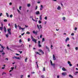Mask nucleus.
Listing matches in <instances>:
<instances>
[{
  "label": "nucleus",
  "instance_id": "obj_1",
  "mask_svg": "<svg viewBox=\"0 0 78 78\" xmlns=\"http://www.w3.org/2000/svg\"><path fill=\"white\" fill-rule=\"evenodd\" d=\"M7 30L8 33L10 35V34H11V29L9 28L7 29Z\"/></svg>",
  "mask_w": 78,
  "mask_h": 78
},
{
  "label": "nucleus",
  "instance_id": "obj_2",
  "mask_svg": "<svg viewBox=\"0 0 78 78\" xmlns=\"http://www.w3.org/2000/svg\"><path fill=\"white\" fill-rule=\"evenodd\" d=\"M38 51H39V52L41 53L42 54V55H44V51H42V50L41 49H39Z\"/></svg>",
  "mask_w": 78,
  "mask_h": 78
},
{
  "label": "nucleus",
  "instance_id": "obj_3",
  "mask_svg": "<svg viewBox=\"0 0 78 78\" xmlns=\"http://www.w3.org/2000/svg\"><path fill=\"white\" fill-rule=\"evenodd\" d=\"M57 9V10H61V7L59 5H58Z\"/></svg>",
  "mask_w": 78,
  "mask_h": 78
},
{
  "label": "nucleus",
  "instance_id": "obj_4",
  "mask_svg": "<svg viewBox=\"0 0 78 78\" xmlns=\"http://www.w3.org/2000/svg\"><path fill=\"white\" fill-rule=\"evenodd\" d=\"M35 14L37 15H38V14H40V12H39V11H37L35 12Z\"/></svg>",
  "mask_w": 78,
  "mask_h": 78
},
{
  "label": "nucleus",
  "instance_id": "obj_5",
  "mask_svg": "<svg viewBox=\"0 0 78 78\" xmlns=\"http://www.w3.org/2000/svg\"><path fill=\"white\" fill-rule=\"evenodd\" d=\"M4 31L5 33H6V27H5V26H4Z\"/></svg>",
  "mask_w": 78,
  "mask_h": 78
},
{
  "label": "nucleus",
  "instance_id": "obj_6",
  "mask_svg": "<svg viewBox=\"0 0 78 78\" xmlns=\"http://www.w3.org/2000/svg\"><path fill=\"white\" fill-rule=\"evenodd\" d=\"M36 41H37V40L34 38L32 39V41H34V42H35V43H37Z\"/></svg>",
  "mask_w": 78,
  "mask_h": 78
},
{
  "label": "nucleus",
  "instance_id": "obj_7",
  "mask_svg": "<svg viewBox=\"0 0 78 78\" xmlns=\"http://www.w3.org/2000/svg\"><path fill=\"white\" fill-rule=\"evenodd\" d=\"M62 75H63L64 76H65V75H67V73H62Z\"/></svg>",
  "mask_w": 78,
  "mask_h": 78
},
{
  "label": "nucleus",
  "instance_id": "obj_8",
  "mask_svg": "<svg viewBox=\"0 0 78 78\" xmlns=\"http://www.w3.org/2000/svg\"><path fill=\"white\" fill-rule=\"evenodd\" d=\"M53 60L55 61L56 60V58H55V55H53Z\"/></svg>",
  "mask_w": 78,
  "mask_h": 78
},
{
  "label": "nucleus",
  "instance_id": "obj_9",
  "mask_svg": "<svg viewBox=\"0 0 78 78\" xmlns=\"http://www.w3.org/2000/svg\"><path fill=\"white\" fill-rule=\"evenodd\" d=\"M67 41H69V38L67 37L66 38V42H67Z\"/></svg>",
  "mask_w": 78,
  "mask_h": 78
},
{
  "label": "nucleus",
  "instance_id": "obj_10",
  "mask_svg": "<svg viewBox=\"0 0 78 78\" xmlns=\"http://www.w3.org/2000/svg\"><path fill=\"white\" fill-rule=\"evenodd\" d=\"M35 53H36V55H41V54H40L38 52H35Z\"/></svg>",
  "mask_w": 78,
  "mask_h": 78
},
{
  "label": "nucleus",
  "instance_id": "obj_11",
  "mask_svg": "<svg viewBox=\"0 0 78 78\" xmlns=\"http://www.w3.org/2000/svg\"><path fill=\"white\" fill-rule=\"evenodd\" d=\"M33 33L34 34H37V32H35V31L34 30V31H33Z\"/></svg>",
  "mask_w": 78,
  "mask_h": 78
},
{
  "label": "nucleus",
  "instance_id": "obj_12",
  "mask_svg": "<svg viewBox=\"0 0 78 78\" xmlns=\"http://www.w3.org/2000/svg\"><path fill=\"white\" fill-rule=\"evenodd\" d=\"M46 48L47 49H48V51L50 52V49H49V48H48L47 47V46H46Z\"/></svg>",
  "mask_w": 78,
  "mask_h": 78
},
{
  "label": "nucleus",
  "instance_id": "obj_13",
  "mask_svg": "<svg viewBox=\"0 0 78 78\" xmlns=\"http://www.w3.org/2000/svg\"><path fill=\"white\" fill-rule=\"evenodd\" d=\"M19 27V28H20V29H22V30H24V29H25V28H22V27H20L19 26H18Z\"/></svg>",
  "mask_w": 78,
  "mask_h": 78
},
{
  "label": "nucleus",
  "instance_id": "obj_14",
  "mask_svg": "<svg viewBox=\"0 0 78 78\" xmlns=\"http://www.w3.org/2000/svg\"><path fill=\"white\" fill-rule=\"evenodd\" d=\"M69 77H70V78H73V77L72 76V75L70 74L69 75Z\"/></svg>",
  "mask_w": 78,
  "mask_h": 78
},
{
  "label": "nucleus",
  "instance_id": "obj_15",
  "mask_svg": "<svg viewBox=\"0 0 78 78\" xmlns=\"http://www.w3.org/2000/svg\"><path fill=\"white\" fill-rule=\"evenodd\" d=\"M62 70L63 71H66V69H65L64 68H62Z\"/></svg>",
  "mask_w": 78,
  "mask_h": 78
},
{
  "label": "nucleus",
  "instance_id": "obj_16",
  "mask_svg": "<svg viewBox=\"0 0 78 78\" xmlns=\"http://www.w3.org/2000/svg\"><path fill=\"white\" fill-rule=\"evenodd\" d=\"M0 46H1V47L2 48H3V49H4V48H5V47H3V46L2 45L0 44Z\"/></svg>",
  "mask_w": 78,
  "mask_h": 78
},
{
  "label": "nucleus",
  "instance_id": "obj_17",
  "mask_svg": "<svg viewBox=\"0 0 78 78\" xmlns=\"http://www.w3.org/2000/svg\"><path fill=\"white\" fill-rule=\"evenodd\" d=\"M3 29V27H0V30H1L2 31Z\"/></svg>",
  "mask_w": 78,
  "mask_h": 78
},
{
  "label": "nucleus",
  "instance_id": "obj_18",
  "mask_svg": "<svg viewBox=\"0 0 78 78\" xmlns=\"http://www.w3.org/2000/svg\"><path fill=\"white\" fill-rule=\"evenodd\" d=\"M6 15L8 17H9V14L8 13H6Z\"/></svg>",
  "mask_w": 78,
  "mask_h": 78
},
{
  "label": "nucleus",
  "instance_id": "obj_19",
  "mask_svg": "<svg viewBox=\"0 0 78 78\" xmlns=\"http://www.w3.org/2000/svg\"><path fill=\"white\" fill-rule=\"evenodd\" d=\"M44 41H45V38H43L42 39V42H44Z\"/></svg>",
  "mask_w": 78,
  "mask_h": 78
},
{
  "label": "nucleus",
  "instance_id": "obj_20",
  "mask_svg": "<svg viewBox=\"0 0 78 78\" xmlns=\"http://www.w3.org/2000/svg\"><path fill=\"white\" fill-rule=\"evenodd\" d=\"M51 64V65L53 66V62H52V61H51V60H50V61Z\"/></svg>",
  "mask_w": 78,
  "mask_h": 78
},
{
  "label": "nucleus",
  "instance_id": "obj_21",
  "mask_svg": "<svg viewBox=\"0 0 78 78\" xmlns=\"http://www.w3.org/2000/svg\"><path fill=\"white\" fill-rule=\"evenodd\" d=\"M26 34H30V33L29 31H27V32Z\"/></svg>",
  "mask_w": 78,
  "mask_h": 78
},
{
  "label": "nucleus",
  "instance_id": "obj_22",
  "mask_svg": "<svg viewBox=\"0 0 78 78\" xmlns=\"http://www.w3.org/2000/svg\"><path fill=\"white\" fill-rule=\"evenodd\" d=\"M30 6H31V5H30V4H27V6L28 7H30Z\"/></svg>",
  "mask_w": 78,
  "mask_h": 78
},
{
  "label": "nucleus",
  "instance_id": "obj_23",
  "mask_svg": "<svg viewBox=\"0 0 78 78\" xmlns=\"http://www.w3.org/2000/svg\"><path fill=\"white\" fill-rule=\"evenodd\" d=\"M28 59V58H26V59H25V62H27V59Z\"/></svg>",
  "mask_w": 78,
  "mask_h": 78
},
{
  "label": "nucleus",
  "instance_id": "obj_24",
  "mask_svg": "<svg viewBox=\"0 0 78 78\" xmlns=\"http://www.w3.org/2000/svg\"><path fill=\"white\" fill-rule=\"evenodd\" d=\"M16 59H20V57H16Z\"/></svg>",
  "mask_w": 78,
  "mask_h": 78
},
{
  "label": "nucleus",
  "instance_id": "obj_25",
  "mask_svg": "<svg viewBox=\"0 0 78 78\" xmlns=\"http://www.w3.org/2000/svg\"><path fill=\"white\" fill-rule=\"evenodd\" d=\"M15 27L16 28V29H17V25L16 24H15Z\"/></svg>",
  "mask_w": 78,
  "mask_h": 78
},
{
  "label": "nucleus",
  "instance_id": "obj_26",
  "mask_svg": "<svg viewBox=\"0 0 78 78\" xmlns=\"http://www.w3.org/2000/svg\"><path fill=\"white\" fill-rule=\"evenodd\" d=\"M12 59H16V56L13 57H12Z\"/></svg>",
  "mask_w": 78,
  "mask_h": 78
},
{
  "label": "nucleus",
  "instance_id": "obj_27",
  "mask_svg": "<svg viewBox=\"0 0 78 78\" xmlns=\"http://www.w3.org/2000/svg\"><path fill=\"white\" fill-rule=\"evenodd\" d=\"M38 47H42V45H41L40 44H38Z\"/></svg>",
  "mask_w": 78,
  "mask_h": 78
},
{
  "label": "nucleus",
  "instance_id": "obj_28",
  "mask_svg": "<svg viewBox=\"0 0 78 78\" xmlns=\"http://www.w3.org/2000/svg\"><path fill=\"white\" fill-rule=\"evenodd\" d=\"M43 71H45V67L43 68Z\"/></svg>",
  "mask_w": 78,
  "mask_h": 78
},
{
  "label": "nucleus",
  "instance_id": "obj_29",
  "mask_svg": "<svg viewBox=\"0 0 78 78\" xmlns=\"http://www.w3.org/2000/svg\"><path fill=\"white\" fill-rule=\"evenodd\" d=\"M6 36L7 37H9V35L8 34H6Z\"/></svg>",
  "mask_w": 78,
  "mask_h": 78
},
{
  "label": "nucleus",
  "instance_id": "obj_30",
  "mask_svg": "<svg viewBox=\"0 0 78 78\" xmlns=\"http://www.w3.org/2000/svg\"><path fill=\"white\" fill-rule=\"evenodd\" d=\"M37 27L38 28L39 30H40V28H39V25H37Z\"/></svg>",
  "mask_w": 78,
  "mask_h": 78
},
{
  "label": "nucleus",
  "instance_id": "obj_31",
  "mask_svg": "<svg viewBox=\"0 0 78 78\" xmlns=\"http://www.w3.org/2000/svg\"><path fill=\"white\" fill-rule=\"evenodd\" d=\"M41 77L42 78H44V75H42L41 76Z\"/></svg>",
  "mask_w": 78,
  "mask_h": 78
},
{
  "label": "nucleus",
  "instance_id": "obj_32",
  "mask_svg": "<svg viewBox=\"0 0 78 78\" xmlns=\"http://www.w3.org/2000/svg\"><path fill=\"white\" fill-rule=\"evenodd\" d=\"M14 69V67L11 68V69H12V70H13Z\"/></svg>",
  "mask_w": 78,
  "mask_h": 78
},
{
  "label": "nucleus",
  "instance_id": "obj_33",
  "mask_svg": "<svg viewBox=\"0 0 78 78\" xmlns=\"http://www.w3.org/2000/svg\"><path fill=\"white\" fill-rule=\"evenodd\" d=\"M10 17L11 18H12V15H10Z\"/></svg>",
  "mask_w": 78,
  "mask_h": 78
},
{
  "label": "nucleus",
  "instance_id": "obj_34",
  "mask_svg": "<svg viewBox=\"0 0 78 78\" xmlns=\"http://www.w3.org/2000/svg\"><path fill=\"white\" fill-rule=\"evenodd\" d=\"M74 30H75V31H76V30H77V28L75 27L74 29Z\"/></svg>",
  "mask_w": 78,
  "mask_h": 78
},
{
  "label": "nucleus",
  "instance_id": "obj_35",
  "mask_svg": "<svg viewBox=\"0 0 78 78\" xmlns=\"http://www.w3.org/2000/svg\"><path fill=\"white\" fill-rule=\"evenodd\" d=\"M40 20H42V17L41 16H40Z\"/></svg>",
  "mask_w": 78,
  "mask_h": 78
},
{
  "label": "nucleus",
  "instance_id": "obj_36",
  "mask_svg": "<svg viewBox=\"0 0 78 78\" xmlns=\"http://www.w3.org/2000/svg\"><path fill=\"white\" fill-rule=\"evenodd\" d=\"M75 49L76 50H78V48L77 47H76L75 48Z\"/></svg>",
  "mask_w": 78,
  "mask_h": 78
},
{
  "label": "nucleus",
  "instance_id": "obj_37",
  "mask_svg": "<svg viewBox=\"0 0 78 78\" xmlns=\"http://www.w3.org/2000/svg\"><path fill=\"white\" fill-rule=\"evenodd\" d=\"M30 38H28V41L30 42Z\"/></svg>",
  "mask_w": 78,
  "mask_h": 78
},
{
  "label": "nucleus",
  "instance_id": "obj_38",
  "mask_svg": "<svg viewBox=\"0 0 78 78\" xmlns=\"http://www.w3.org/2000/svg\"><path fill=\"white\" fill-rule=\"evenodd\" d=\"M41 44V41H38V44Z\"/></svg>",
  "mask_w": 78,
  "mask_h": 78
},
{
  "label": "nucleus",
  "instance_id": "obj_39",
  "mask_svg": "<svg viewBox=\"0 0 78 78\" xmlns=\"http://www.w3.org/2000/svg\"><path fill=\"white\" fill-rule=\"evenodd\" d=\"M44 19H45V20H47V17H45L44 18Z\"/></svg>",
  "mask_w": 78,
  "mask_h": 78
},
{
  "label": "nucleus",
  "instance_id": "obj_40",
  "mask_svg": "<svg viewBox=\"0 0 78 78\" xmlns=\"http://www.w3.org/2000/svg\"><path fill=\"white\" fill-rule=\"evenodd\" d=\"M71 62H70L69 61L68 62V63L69 64H70Z\"/></svg>",
  "mask_w": 78,
  "mask_h": 78
},
{
  "label": "nucleus",
  "instance_id": "obj_41",
  "mask_svg": "<svg viewBox=\"0 0 78 78\" xmlns=\"http://www.w3.org/2000/svg\"><path fill=\"white\" fill-rule=\"evenodd\" d=\"M0 52H1V53L3 52V50L2 49V51H0Z\"/></svg>",
  "mask_w": 78,
  "mask_h": 78
},
{
  "label": "nucleus",
  "instance_id": "obj_42",
  "mask_svg": "<svg viewBox=\"0 0 78 78\" xmlns=\"http://www.w3.org/2000/svg\"><path fill=\"white\" fill-rule=\"evenodd\" d=\"M21 8H22V7L21 6H20V7H19L20 10H21Z\"/></svg>",
  "mask_w": 78,
  "mask_h": 78
},
{
  "label": "nucleus",
  "instance_id": "obj_43",
  "mask_svg": "<svg viewBox=\"0 0 78 78\" xmlns=\"http://www.w3.org/2000/svg\"><path fill=\"white\" fill-rule=\"evenodd\" d=\"M37 9V6L36 7H35V10H36V9Z\"/></svg>",
  "mask_w": 78,
  "mask_h": 78
},
{
  "label": "nucleus",
  "instance_id": "obj_44",
  "mask_svg": "<svg viewBox=\"0 0 78 78\" xmlns=\"http://www.w3.org/2000/svg\"><path fill=\"white\" fill-rule=\"evenodd\" d=\"M71 36H74V33H72L71 34Z\"/></svg>",
  "mask_w": 78,
  "mask_h": 78
},
{
  "label": "nucleus",
  "instance_id": "obj_45",
  "mask_svg": "<svg viewBox=\"0 0 78 78\" xmlns=\"http://www.w3.org/2000/svg\"><path fill=\"white\" fill-rule=\"evenodd\" d=\"M7 20H4V21L5 22H7Z\"/></svg>",
  "mask_w": 78,
  "mask_h": 78
},
{
  "label": "nucleus",
  "instance_id": "obj_46",
  "mask_svg": "<svg viewBox=\"0 0 78 78\" xmlns=\"http://www.w3.org/2000/svg\"><path fill=\"white\" fill-rule=\"evenodd\" d=\"M35 22H37V20H33Z\"/></svg>",
  "mask_w": 78,
  "mask_h": 78
},
{
  "label": "nucleus",
  "instance_id": "obj_47",
  "mask_svg": "<svg viewBox=\"0 0 78 78\" xmlns=\"http://www.w3.org/2000/svg\"><path fill=\"white\" fill-rule=\"evenodd\" d=\"M62 19L63 20H65V19H66V18L65 17H63L62 18Z\"/></svg>",
  "mask_w": 78,
  "mask_h": 78
},
{
  "label": "nucleus",
  "instance_id": "obj_48",
  "mask_svg": "<svg viewBox=\"0 0 78 78\" xmlns=\"http://www.w3.org/2000/svg\"><path fill=\"white\" fill-rule=\"evenodd\" d=\"M69 66H72V64L71 63H70L69 64Z\"/></svg>",
  "mask_w": 78,
  "mask_h": 78
},
{
  "label": "nucleus",
  "instance_id": "obj_49",
  "mask_svg": "<svg viewBox=\"0 0 78 78\" xmlns=\"http://www.w3.org/2000/svg\"><path fill=\"white\" fill-rule=\"evenodd\" d=\"M39 23H41V21L40 20H39Z\"/></svg>",
  "mask_w": 78,
  "mask_h": 78
},
{
  "label": "nucleus",
  "instance_id": "obj_50",
  "mask_svg": "<svg viewBox=\"0 0 78 78\" xmlns=\"http://www.w3.org/2000/svg\"><path fill=\"white\" fill-rule=\"evenodd\" d=\"M2 13H1L0 14V17H1V16H2Z\"/></svg>",
  "mask_w": 78,
  "mask_h": 78
},
{
  "label": "nucleus",
  "instance_id": "obj_51",
  "mask_svg": "<svg viewBox=\"0 0 78 78\" xmlns=\"http://www.w3.org/2000/svg\"><path fill=\"white\" fill-rule=\"evenodd\" d=\"M19 41L20 43L22 42V40L21 39Z\"/></svg>",
  "mask_w": 78,
  "mask_h": 78
},
{
  "label": "nucleus",
  "instance_id": "obj_52",
  "mask_svg": "<svg viewBox=\"0 0 78 78\" xmlns=\"http://www.w3.org/2000/svg\"><path fill=\"white\" fill-rule=\"evenodd\" d=\"M42 34H41L40 35V38H42Z\"/></svg>",
  "mask_w": 78,
  "mask_h": 78
},
{
  "label": "nucleus",
  "instance_id": "obj_53",
  "mask_svg": "<svg viewBox=\"0 0 78 78\" xmlns=\"http://www.w3.org/2000/svg\"><path fill=\"white\" fill-rule=\"evenodd\" d=\"M5 60H7V61H8V58H6L5 59Z\"/></svg>",
  "mask_w": 78,
  "mask_h": 78
},
{
  "label": "nucleus",
  "instance_id": "obj_54",
  "mask_svg": "<svg viewBox=\"0 0 78 78\" xmlns=\"http://www.w3.org/2000/svg\"><path fill=\"white\" fill-rule=\"evenodd\" d=\"M25 34V33H23V34H21L22 36H23V35Z\"/></svg>",
  "mask_w": 78,
  "mask_h": 78
},
{
  "label": "nucleus",
  "instance_id": "obj_55",
  "mask_svg": "<svg viewBox=\"0 0 78 78\" xmlns=\"http://www.w3.org/2000/svg\"><path fill=\"white\" fill-rule=\"evenodd\" d=\"M67 47H70V44H68L67 45Z\"/></svg>",
  "mask_w": 78,
  "mask_h": 78
},
{
  "label": "nucleus",
  "instance_id": "obj_56",
  "mask_svg": "<svg viewBox=\"0 0 78 78\" xmlns=\"http://www.w3.org/2000/svg\"><path fill=\"white\" fill-rule=\"evenodd\" d=\"M17 11H18V12H19V13H20V11H19V10L17 9Z\"/></svg>",
  "mask_w": 78,
  "mask_h": 78
},
{
  "label": "nucleus",
  "instance_id": "obj_57",
  "mask_svg": "<svg viewBox=\"0 0 78 78\" xmlns=\"http://www.w3.org/2000/svg\"><path fill=\"white\" fill-rule=\"evenodd\" d=\"M7 48L8 50H9V48L8 47V46H7Z\"/></svg>",
  "mask_w": 78,
  "mask_h": 78
},
{
  "label": "nucleus",
  "instance_id": "obj_58",
  "mask_svg": "<svg viewBox=\"0 0 78 78\" xmlns=\"http://www.w3.org/2000/svg\"><path fill=\"white\" fill-rule=\"evenodd\" d=\"M28 78H30V75H28Z\"/></svg>",
  "mask_w": 78,
  "mask_h": 78
},
{
  "label": "nucleus",
  "instance_id": "obj_59",
  "mask_svg": "<svg viewBox=\"0 0 78 78\" xmlns=\"http://www.w3.org/2000/svg\"><path fill=\"white\" fill-rule=\"evenodd\" d=\"M23 77V75H22L21 76H20L21 78H22Z\"/></svg>",
  "mask_w": 78,
  "mask_h": 78
},
{
  "label": "nucleus",
  "instance_id": "obj_60",
  "mask_svg": "<svg viewBox=\"0 0 78 78\" xmlns=\"http://www.w3.org/2000/svg\"><path fill=\"white\" fill-rule=\"evenodd\" d=\"M25 27L27 28V27H28V26H26V25H25Z\"/></svg>",
  "mask_w": 78,
  "mask_h": 78
},
{
  "label": "nucleus",
  "instance_id": "obj_61",
  "mask_svg": "<svg viewBox=\"0 0 78 78\" xmlns=\"http://www.w3.org/2000/svg\"><path fill=\"white\" fill-rule=\"evenodd\" d=\"M19 52H20V54H22V51H19Z\"/></svg>",
  "mask_w": 78,
  "mask_h": 78
},
{
  "label": "nucleus",
  "instance_id": "obj_62",
  "mask_svg": "<svg viewBox=\"0 0 78 78\" xmlns=\"http://www.w3.org/2000/svg\"><path fill=\"white\" fill-rule=\"evenodd\" d=\"M40 3H41V2H40V1H38L37 2V3L38 4Z\"/></svg>",
  "mask_w": 78,
  "mask_h": 78
},
{
  "label": "nucleus",
  "instance_id": "obj_63",
  "mask_svg": "<svg viewBox=\"0 0 78 78\" xmlns=\"http://www.w3.org/2000/svg\"><path fill=\"white\" fill-rule=\"evenodd\" d=\"M2 27H3V23L1 24Z\"/></svg>",
  "mask_w": 78,
  "mask_h": 78
},
{
  "label": "nucleus",
  "instance_id": "obj_64",
  "mask_svg": "<svg viewBox=\"0 0 78 78\" xmlns=\"http://www.w3.org/2000/svg\"><path fill=\"white\" fill-rule=\"evenodd\" d=\"M57 78H59V76H57Z\"/></svg>",
  "mask_w": 78,
  "mask_h": 78
}]
</instances>
